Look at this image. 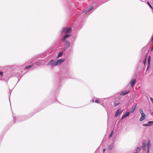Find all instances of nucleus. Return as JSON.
<instances>
[{
    "label": "nucleus",
    "mask_w": 153,
    "mask_h": 153,
    "mask_svg": "<svg viewBox=\"0 0 153 153\" xmlns=\"http://www.w3.org/2000/svg\"><path fill=\"white\" fill-rule=\"evenodd\" d=\"M71 31V27H65L62 29V33H65L66 34L70 33Z\"/></svg>",
    "instance_id": "obj_1"
},
{
    "label": "nucleus",
    "mask_w": 153,
    "mask_h": 153,
    "mask_svg": "<svg viewBox=\"0 0 153 153\" xmlns=\"http://www.w3.org/2000/svg\"><path fill=\"white\" fill-rule=\"evenodd\" d=\"M56 61H55L53 59L51 60L48 63V64L50 65H56L57 64L56 63Z\"/></svg>",
    "instance_id": "obj_2"
},
{
    "label": "nucleus",
    "mask_w": 153,
    "mask_h": 153,
    "mask_svg": "<svg viewBox=\"0 0 153 153\" xmlns=\"http://www.w3.org/2000/svg\"><path fill=\"white\" fill-rule=\"evenodd\" d=\"M65 59H60L58 60V61H56V63L57 65V64L60 65L62 63H63L65 61Z\"/></svg>",
    "instance_id": "obj_3"
},
{
    "label": "nucleus",
    "mask_w": 153,
    "mask_h": 153,
    "mask_svg": "<svg viewBox=\"0 0 153 153\" xmlns=\"http://www.w3.org/2000/svg\"><path fill=\"white\" fill-rule=\"evenodd\" d=\"M123 111V110H121L120 108H119L116 111L115 114V117H117L119 114H121Z\"/></svg>",
    "instance_id": "obj_4"
},
{
    "label": "nucleus",
    "mask_w": 153,
    "mask_h": 153,
    "mask_svg": "<svg viewBox=\"0 0 153 153\" xmlns=\"http://www.w3.org/2000/svg\"><path fill=\"white\" fill-rule=\"evenodd\" d=\"M136 83V80L135 79H134L132 80H131L130 82V83L131 85V87H132Z\"/></svg>",
    "instance_id": "obj_5"
},
{
    "label": "nucleus",
    "mask_w": 153,
    "mask_h": 153,
    "mask_svg": "<svg viewBox=\"0 0 153 153\" xmlns=\"http://www.w3.org/2000/svg\"><path fill=\"white\" fill-rule=\"evenodd\" d=\"M150 60H151V56H149V59H148V65L147 68V71L149 68L150 66Z\"/></svg>",
    "instance_id": "obj_6"
},
{
    "label": "nucleus",
    "mask_w": 153,
    "mask_h": 153,
    "mask_svg": "<svg viewBox=\"0 0 153 153\" xmlns=\"http://www.w3.org/2000/svg\"><path fill=\"white\" fill-rule=\"evenodd\" d=\"M93 6H91L88 9L86 10H85V12L86 13H88L91 10L93 9Z\"/></svg>",
    "instance_id": "obj_7"
},
{
    "label": "nucleus",
    "mask_w": 153,
    "mask_h": 153,
    "mask_svg": "<svg viewBox=\"0 0 153 153\" xmlns=\"http://www.w3.org/2000/svg\"><path fill=\"white\" fill-rule=\"evenodd\" d=\"M71 35L70 34H67L64 36L63 39H62V41H65L68 37L70 36Z\"/></svg>",
    "instance_id": "obj_8"
},
{
    "label": "nucleus",
    "mask_w": 153,
    "mask_h": 153,
    "mask_svg": "<svg viewBox=\"0 0 153 153\" xmlns=\"http://www.w3.org/2000/svg\"><path fill=\"white\" fill-rule=\"evenodd\" d=\"M136 107V106H135L134 107H132V108H131V109L130 110V112L131 113H132L134 111Z\"/></svg>",
    "instance_id": "obj_9"
},
{
    "label": "nucleus",
    "mask_w": 153,
    "mask_h": 153,
    "mask_svg": "<svg viewBox=\"0 0 153 153\" xmlns=\"http://www.w3.org/2000/svg\"><path fill=\"white\" fill-rule=\"evenodd\" d=\"M114 106L115 107H116L118 105L120 104V102H119L117 101H114Z\"/></svg>",
    "instance_id": "obj_10"
},
{
    "label": "nucleus",
    "mask_w": 153,
    "mask_h": 153,
    "mask_svg": "<svg viewBox=\"0 0 153 153\" xmlns=\"http://www.w3.org/2000/svg\"><path fill=\"white\" fill-rule=\"evenodd\" d=\"M129 92V91H123L121 93V95H125L126 94H128Z\"/></svg>",
    "instance_id": "obj_11"
},
{
    "label": "nucleus",
    "mask_w": 153,
    "mask_h": 153,
    "mask_svg": "<svg viewBox=\"0 0 153 153\" xmlns=\"http://www.w3.org/2000/svg\"><path fill=\"white\" fill-rule=\"evenodd\" d=\"M129 112L128 111V112H126L123 116L122 119L128 116L129 115Z\"/></svg>",
    "instance_id": "obj_12"
},
{
    "label": "nucleus",
    "mask_w": 153,
    "mask_h": 153,
    "mask_svg": "<svg viewBox=\"0 0 153 153\" xmlns=\"http://www.w3.org/2000/svg\"><path fill=\"white\" fill-rule=\"evenodd\" d=\"M146 117L144 116H141L140 119V121L141 122L144 120L145 119Z\"/></svg>",
    "instance_id": "obj_13"
},
{
    "label": "nucleus",
    "mask_w": 153,
    "mask_h": 153,
    "mask_svg": "<svg viewBox=\"0 0 153 153\" xmlns=\"http://www.w3.org/2000/svg\"><path fill=\"white\" fill-rule=\"evenodd\" d=\"M65 43L68 46V47H69L70 45V42L69 41L67 40L65 41Z\"/></svg>",
    "instance_id": "obj_14"
},
{
    "label": "nucleus",
    "mask_w": 153,
    "mask_h": 153,
    "mask_svg": "<svg viewBox=\"0 0 153 153\" xmlns=\"http://www.w3.org/2000/svg\"><path fill=\"white\" fill-rule=\"evenodd\" d=\"M151 144L150 141V140H149L148 141V151H149V148L150 147Z\"/></svg>",
    "instance_id": "obj_15"
},
{
    "label": "nucleus",
    "mask_w": 153,
    "mask_h": 153,
    "mask_svg": "<svg viewBox=\"0 0 153 153\" xmlns=\"http://www.w3.org/2000/svg\"><path fill=\"white\" fill-rule=\"evenodd\" d=\"M63 52H60L59 53L58 56V58H59L61 56L63 55Z\"/></svg>",
    "instance_id": "obj_16"
},
{
    "label": "nucleus",
    "mask_w": 153,
    "mask_h": 153,
    "mask_svg": "<svg viewBox=\"0 0 153 153\" xmlns=\"http://www.w3.org/2000/svg\"><path fill=\"white\" fill-rule=\"evenodd\" d=\"M113 145L111 144V145H110V146H108V149L109 150L111 149L113 147Z\"/></svg>",
    "instance_id": "obj_17"
},
{
    "label": "nucleus",
    "mask_w": 153,
    "mask_h": 153,
    "mask_svg": "<svg viewBox=\"0 0 153 153\" xmlns=\"http://www.w3.org/2000/svg\"><path fill=\"white\" fill-rule=\"evenodd\" d=\"M32 66V65H29V66L26 67L25 68V70H26L27 69H28L29 68H31Z\"/></svg>",
    "instance_id": "obj_18"
},
{
    "label": "nucleus",
    "mask_w": 153,
    "mask_h": 153,
    "mask_svg": "<svg viewBox=\"0 0 153 153\" xmlns=\"http://www.w3.org/2000/svg\"><path fill=\"white\" fill-rule=\"evenodd\" d=\"M139 111L141 114L143 113V109L141 108L140 109Z\"/></svg>",
    "instance_id": "obj_19"
},
{
    "label": "nucleus",
    "mask_w": 153,
    "mask_h": 153,
    "mask_svg": "<svg viewBox=\"0 0 153 153\" xmlns=\"http://www.w3.org/2000/svg\"><path fill=\"white\" fill-rule=\"evenodd\" d=\"M146 146V143H143V147L144 148H145Z\"/></svg>",
    "instance_id": "obj_20"
},
{
    "label": "nucleus",
    "mask_w": 153,
    "mask_h": 153,
    "mask_svg": "<svg viewBox=\"0 0 153 153\" xmlns=\"http://www.w3.org/2000/svg\"><path fill=\"white\" fill-rule=\"evenodd\" d=\"M146 59H147V57L146 56L145 60L143 61V63L144 65H145L146 63Z\"/></svg>",
    "instance_id": "obj_21"
},
{
    "label": "nucleus",
    "mask_w": 153,
    "mask_h": 153,
    "mask_svg": "<svg viewBox=\"0 0 153 153\" xmlns=\"http://www.w3.org/2000/svg\"><path fill=\"white\" fill-rule=\"evenodd\" d=\"M140 150V147H138L136 149V151L137 152H138V151H139Z\"/></svg>",
    "instance_id": "obj_22"
},
{
    "label": "nucleus",
    "mask_w": 153,
    "mask_h": 153,
    "mask_svg": "<svg viewBox=\"0 0 153 153\" xmlns=\"http://www.w3.org/2000/svg\"><path fill=\"white\" fill-rule=\"evenodd\" d=\"M41 64V63L40 62H38L36 63V65H40Z\"/></svg>",
    "instance_id": "obj_23"
},
{
    "label": "nucleus",
    "mask_w": 153,
    "mask_h": 153,
    "mask_svg": "<svg viewBox=\"0 0 153 153\" xmlns=\"http://www.w3.org/2000/svg\"><path fill=\"white\" fill-rule=\"evenodd\" d=\"M149 125H150V124H143V126H149Z\"/></svg>",
    "instance_id": "obj_24"
},
{
    "label": "nucleus",
    "mask_w": 153,
    "mask_h": 153,
    "mask_svg": "<svg viewBox=\"0 0 153 153\" xmlns=\"http://www.w3.org/2000/svg\"><path fill=\"white\" fill-rule=\"evenodd\" d=\"M113 134V131H112V132H111V134L109 136L110 138H111Z\"/></svg>",
    "instance_id": "obj_25"
},
{
    "label": "nucleus",
    "mask_w": 153,
    "mask_h": 153,
    "mask_svg": "<svg viewBox=\"0 0 153 153\" xmlns=\"http://www.w3.org/2000/svg\"><path fill=\"white\" fill-rule=\"evenodd\" d=\"M147 3L151 8H152V7L149 2H147Z\"/></svg>",
    "instance_id": "obj_26"
},
{
    "label": "nucleus",
    "mask_w": 153,
    "mask_h": 153,
    "mask_svg": "<svg viewBox=\"0 0 153 153\" xmlns=\"http://www.w3.org/2000/svg\"><path fill=\"white\" fill-rule=\"evenodd\" d=\"M141 114L142 115V116H145V117H146V115L144 113H143V114Z\"/></svg>",
    "instance_id": "obj_27"
},
{
    "label": "nucleus",
    "mask_w": 153,
    "mask_h": 153,
    "mask_svg": "<svg viewBox=\"0 0 153 153\" xmlns=\"http://www.w3.org/2000/svg\"><path fill=\"white\" fill-rule=\"evenodd\" d=\"M0 75L2 76L3 75V72H2L0 71Z\"/></svg>",
    "instance_id": "obj_28"
},
{
    "label": "nucleus",
    "mask_w": 153,
    "mask_h": 153,
    "mask_svg": "<svg viewBox=\"0 0 153 153\" xmlns=\"http://www.w3.org/2000/svg\"><path fill=\"white\" fill-rule=\"evenodd\" d=\"M152 123H153V121H150L149 122H148V123L149 124Z\"/></svg>",
    "instance_id": "obj_29"
},
{
    "label": "nucleus",
    "mask_w": 153,
    "mask_h": 153,
    "mask_svg": "<svg viewBox=\"0 0 153 153\" xmlns=\"http://www.w3.org/2000/svg\"><path fill=\"white\" fill-rule=\"evenodd\" d=\"M150 100L152 102V103H153V98H150Z\"/></svg>",
    "instance_id": "obj_30"
},
{
    "label": "nucleus",
    "mask_w": 153,
    "mask_h": 153,
    "mask_svg": "<svg viewBox=\"0 0 153 153\" xmlns=\"http://www.w3.org/2000/svg\"><path fill=\"white\" fill-rule=\"evenodd\" d=\"M95 102L97 103H98L99 102V101L97 100L95 101Z\"/></svg>",
    "instance_id": "obj_31"
},
{
    "label": "nucleus",
    "mask_w": 153,
    "mask_h": 153,
    "mask_svg": "<svg viewBox=\"0 0 153 153\" xmlns=\"http://www.w3.org/2000/svg\"><path fill=\"white\" fill-rule=\"evenodd\" d=\"M105 149H103V152H105Z\"/></svg>",
    "instance_id": "obj_32"
},
{
    "label": "nucleus",
    "mask_w": 153,
    "mask_h": 153,
    "mask_svg": "<svg viewBox=\"0 0 153 153\" xmlns=\"http://www.w3.org/2000/svg\"><path fill=\"white\" fill-rule=\"evenodd\" d=\"M92 102H94V100H92Z\"/></svg>",
    "instance_id": "obj_33"
},
{
    "label": "nucleus",
    "mask_w": 153,
    "mask_h": 153,
    "mask_svg": "<svg viewBox=\"0 0 153 153\" xmlns=\"http://www.w3.org/2000/svg\"><path fill=\"white\" fill-rule=\"evenodd\" d=\"M153 36H152V41H153Z\"/></svg>",
    "instance_id": "obj_34"
},
{
    "label": "nucleus",
    "mask_w": 153,
    "mask_h": 153,
    "mask_svg": "<svg viewBox=\"0 0 153 153\" xmlns=\"http://www.w3.org/2000/svg\"><path fill=\"white\" fill-rule=\"evenodd\" d=\"M151 114L152 115H153V112Z\"/></svg>",
    "instance_id": "obj_35"
},
{
    "label": "nucleus",
    "mask_w": 153,
    "mask_h": 153,
    "mask_svg": "<svg viewBox=\"0 0 153 153\" xmlns=\"http://www.w3.org/2000/svg\"><path fill=\"white\" fill-rule=\"evenodd\" d=\"M137 153V152H135V153Z\"/></svg>",
    "instance_id": "obj_36"
}]
</instances>
